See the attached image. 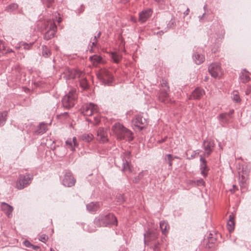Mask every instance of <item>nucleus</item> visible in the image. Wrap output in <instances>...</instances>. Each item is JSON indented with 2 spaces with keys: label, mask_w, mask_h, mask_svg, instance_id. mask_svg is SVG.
<instances>
[{
  "label": "nucleus",
  "mask_w": 251,
  "mask_h": 251,
  "mask_svg": "<svg viewBox=\"0 0 251 251\" xmlns=\"http://www.w3.org/2000/svg\"><path fill=\"white\" fill-rule=\"evenodd\" d=\"M190 183H195L196 184L198 185H204L205 182L202 179H200L199 180H198L197 181H190Z\"/></svg>",
  "instance_id": "obj_40"
},
{
  "label": "nucleus",
  "mask_w": 251,
  "mask_h": 251,
  "mask_svg": "<svg viewBox=\"0 0 251 251\" xmlns=\"http://www.w3.org/2000/svg\"><path fill=\"white\" fill-rule=\"evenodd\" d=\"M119 197L121 198V199L119 201L120 202H122L123 201V199L122 197L121 196H119Z\"/></svg>",
  "instance_id": "obj_59"
},
{
  "label": "nucleus",
  "mask_w": 251,
  "mask_h": 251,
  "mask_svg": "<svg viewBox=\"0 0 251 251\" xmlns=\"http://www.w3.org/2000/svg\"><path fill=\"white\" fill-rule=\"evenodd\" d=\"M23 243L24 245L27 248H31V246H32V244H31L28 240H25Z\"/></svg>",
  "instance_id": "obj_46"
},
{
  "label": "nucleus",
  "mask_w": 251,
  "mask_h": 251,
  "mask_svg": "<svg viewBox=\"0 0 251 251\" xmlns=\"http://www.w3.org/2000/svg\"><path fill=\"white\" fill-rule=\"evenodd\" d=\"M190 12V10L189 8H187L186 10L183 13V15L184 16H187L189 14V13Z\"/></svg>",
  "instance_id": "obj_52"
},
{
  "label": "nucleus",
  "mask_w": 251,
  "mask_h": 251,
  "mask_svg": "<svg viewBox=\"0 0 251 251\" xmlns=\"http://www.w3.org/2000/svg\"><path fill=\"white\" fill-rule=\"evenodd\" d=\"M96 124H98L100 122V119L98 117H95Z\"/></svg>",
  "instance_id": "obj_54"
},
{
  "label": "nucleus",
  "mask_w": 251,
  "mask_h": 251,
  "mask_svg": "<svg viewBox=\"0 0 251 251\" xmlns=\"http://www.w3.org/2000/svg\"><path fill=\"white\" fill-rule=\"evenodd\" d=\"M7 117V112L4 111L0 113V127L3 126L6 121Z\"/></svg>",
  "instance_id": "obj_30"
},
{
  "label": "nucleus",
  "mask_w": 251,
  "mask_h": 251,
  "mask_svg": "<svg viewBox=\"0 0 251 251\" xmlns=\"http://www.w3.org/2000/svg\"><path fill=\"white\" fill-rule=\"evenodd\" d=\"M0 207L1 210L6 215L8 218L12 217L13 208L11 205L6 202H2L1 203Z\"/></svg>",
  "instance_id": "obj_13"
},
{
  "label": "nucleus",
  "mask_w": 251,
  "mask_h": 251,
  "mask_svg": "<svg viewBox=\"0 0 251 251\" xmlns=\"http://www.w3.org/2000/svg\"><path fill=\"white\" fill-rule=\"evenodd\" d=\"M250 172V169H249L247 166H245L243 167L242 172H239V177H242V180L243 181L245 182H246L248 176L249 175Z\"/></svg>",
  "instance_id": "obj_22"
},
{
  "label": "nucleus",
  "mask_w": 251,
  "mask_h": 251,
  "mask_svg": "<svg viewBox=\"0 0 251 251\" xmlns=\"http://www.w3.org/2000/svg\"><path fill=\"white\" fill-rule=\"evenodd\" d=\"M193 58L195 63L198 65L202 63L205 59L204 56L203 55L198 53L194 54Z\"/></svg>",
  "instance_id": "obj_26"
},
{
  "label": "nucleus",
  "mask_w": 251,
  "mask_h": 251,
  "mask_svg": "<svg viewBox=\"0 0 251 251\" xmlns=\"http://www.w3.org/2000/svg\"><path fill=\"white\" fill-rule=\"evenodd\" d=\"M65 145L67 149H69L72 151H75V147L78 146L76 138L74 137L73 139H68L65 142Z\"/></svg>",
  "instance_id": "obj_18"
},
{
  "label": "nucleus",
  "mask_w": 251,
  "mask_h": 251,
  "mask_svg": "<svg viewBox=\"0 0 251 251\" xmlns=\"http://www.w3.org/2000/svg\"><path fill=\"white\" fill-rule=\"evenodd\" d=\"M7 51H8V52L12 51V50H8Z\"/></svg>",
  "instance_id": "obj_62"
},
{
  "label": "nucleus",
  "mask_w": 251,
  "mask_h": 251,
  "mask_svg": "<svg viewBox=\"0 0 251 251\" xmlns=\"http://www.w3.org/2000/svg\"><path fill=\"white\" fill-rule=\"evenodd\" d=\"M144 173H145V172L144 171H142V172H140L139 174V175L138 176V179L139 180L141 179L143 177Z\"/></svg>",
  "instance_id": "obj_48"
},
{
  "label": "nucleus",
  "mask_w": 251,
  "mask_h": 251,
  "mask_svg": "<svg viewBox=\"0 0 251 251\" xmlns=\"http://www.w3.org/2000/svg\"><path fill=\"white\" fill-rule=\"evenodd\" d=\"M6 49L4 45L3 42L0 40V52L3 53L5 52Z\"/></svg>",
  "instance_id": "obj_42"
},
{
  "label": "nucleus",
  "mask_w": 251,
  "mask_h": 251,
  "mask_svg": "<svg viewBox=\"0 0 251 251\" xmlns=\"http://www.w3.org/2000/svg\"><path fill=\"white\" fill-rule=\"evenodd\" d=\"M208 71L214 78H220L222 75L221 66L218 63H212L208 67Z\"/></svg>",
  "instance_id": "obj_8"
},
{
  "label": "nucleus",
  "mask_w": 251,
  "mask_h": 251,
  "mask_svg": "<svg viewBox=\"0 0 251 251\" xmlns=\"http://www.w3.org/2000/svg\"><path fill=\"white\" fill-rule=\"evenodd\" d=\"M18 5L16 3H11L5 7V10L8 12H12L17 9Z\"/></svg>",
  "instance_id": "obj_32"
},
{
  "label": "nucleus",
  "mask_w": 251,
  "mask_h": 251,
  "mask_svg": "<svg viewBox=\"0 0 251 251\" xmlns=\"http://www.w3.org/2000/svg\"><path fill=\"white\" fill-rule=\"evenodd\" d=\"M31 248L32 249L36 250V251H37L39 249V247L38 246H35V245H32V246H31Z\"/></svg>",
  "instance_id": "obj_51"
},
{
  "label": "nucleus",
  "mask_w": 251,
  "mask_h": 251,
  "mask_svg": "<svg viewBox=\"0 0 251 251\" xmlns=\"http://www.w3.org/2000/svg\"><path fill=\"white\" fill-rule=\"evenodd\" d=\"M58 16H59V13L57 12H55L52 15V18L47 21L45 24L47 32L44 36L45 40H49L54 37L57 29L55 22H57L58 23L61 22V18L58 17Z\"/></svg>",
  "instance_id": "obj_1"
},
{
  "label": "nucleus",
  "mask_w": 251,
  "mask_h": 251,
  "mask_svg": "<svg viewBox=\"0 0 251 251\" xmlns=\"http://www.w3.org/2000/svg\"><path fill=\"white\" fill-rule=\"evenodd\" d=\"M152 11L151 9L143 10L139 13V21L141 23L145 22L151 15Z\"/></svg>",
  "instance_id": "obj_16"
},
{
  "label": "nucleus",
  "mask_w": 251,
  "mask_h": 251,
  "mask_svg": "<svg viewBox=\"0 0 251 251\" xmlns=\"http://www.w3.org/2000/svg\"><path fill=\"white\" fill-rule=\"evenodd\" d=\"M239 79L240 81L243 83H246L248 82L250 80L249 73L246 70H243L240 73Z\"/></svg>",
  "instance_id": "obj_23"
},
{
  "label": "nucleus",
  "mask_w": 251,
  "mask_h": 251,
  "mask_svg": "<svg viewBox=\"0 0 251 251\" xmlns=\"http://www.w3.org/2000/svg\"><path fill=\"white\" fill-rule=\"evenodd\" d=\"M168 91H169L166 90V89H160L158 95L159 101L165 103H168L171 101L168 93Z\"/></svg>",
  "instance_id": "obj_15"
},
{
  "label": "nucleus",
  "mask_w": 251,
  "mask_h": 251,
  "mask_svg": "<svg viewBox=\"0 0 251 251\" xmlns=\"http://www.w3.org/2000/svg\"><path fill=\"white\" fill-rule=\"evenodd\" d=\"M97 77L105 85H110L113 81V76L106 69H101L97 74Z\"/></svg>",
  "instance_id": "obj_5"
},
{
  "label": "nucleus",
  "mask_w": 251,
  "mask_h": 251,
  "mask_svg": "<svg viewBox=\"0 0 251 251\" xmlns=\"http://www.w3.org/2000/svg\"><path fill=\"white\" fill-rule=\"evenodd\" d=\"M42 49L43 55L46 57L49 56L50 54V51L48 50L47 47L46 46H43Z\"/></svg>",
  "instance_id": "obj_38"
},
{
  "label": "nucleus",
  "mask_w": 251,
  "mask_h": 251,
  "mask_svg": "<svg viewBox=\"0 0 251 251\" xmlns=\"http://www.w3.org/2000/svg\"><path fill=\"white\" fill-rule=\"evenodd\" d=\"M66 74L67 78L74 79L76 77H80L83 75V72L76 69H69Z\"/></svg>",
  "instance_id": "obj_10"
},
{
  "label": "nucleus",
  "mask_w": 251,
  "mask_h": 251,
  "mask_svg": "<svg viewBox=\"0 0 251 251\" xmlns=\"http://www.w3.org/2000/svg\"><path fill=\"white\" fill-rule=\"evenodd\" d=\"M112 129L118 139L130 141L133 139L131 131L120 123L115 124L113 126Z\"/></svg>",
  "instance_id": "obj_3"
},
{
  "label": "nucleus",
  "mask_w": 251,
  "mask_h": 251,
  "mask_svg": "<svg viewBox=\"0 0 251 251\" xmlns=\"http://www.w3.org/2000/svg\"><path fill=\"white\" fill-rule=\"evenodd\" d=\"M132 124L134 126L142 129L146 125L147 121L142 116L138 115L132 120Z\"/></svg>",
  "instance_id": "obj_11"
},
{
  "label": "nucleus",
  "mask_w": 251,
  "mask_h": 251,
  "mask_svg": "<svg viewBox=\"0 0 251 251\" xmlns=\"http://www.w3.org/2000/svg\"><path fill=\"white\" fill-rule=\"evenodd\" d=\"M32 179V176L29 174L20 175L16 183V187L20 190L27 187Z\"/></svg>",
  "instance_id": "obj_6"
},
{
  "label": "nucleus",
  "mask_w": 251,
  "mask_h": 251,
  "mask_svg": "<svg viewBox=\"0 0 251 251\" xmlns=\"http://www.w3.org/2000/svg\"><path fill=\"white\" fill-rule=\"evenodd\" d=\"M234 110H233V109H231V110H230L229 111V112H228V113H227V116H228V117H229V118H231V115L234 113Z\"/></svg>",
  "instance_id": "obj_49"
},
{
  "label": "nucleus",
  "mask_w": 251,
  "mask_h": 251,
  "mask_svg": "<svg viewBox=\"0 0 251 251\" xmlns=\"http://www.w3.org/2000/svg\"><path fill=\"white\" fill-rule=\"evenodd\" d=\"M95 230L94 229H91L89 230L90 232H92V231H94Z\"/></svg>",
  "instance_id": "obj_61"
},
{
  "label": "nucleus",
  "mask_w": 251,
  "mask_h": 251,
  "mask_svg": "<svg viewBox=\"0 0 251 251\" xmlns=\"http://www.w3.org/2000/svg\"><path fill=\"white\" fill-rule=\"evenodd\" d=\"M54 0H44L43 3H45L48 8H49L51 6V3Z\"/></svg>",
  "instance_id": "obj_44"
},
{
  "label": "nucleus",
  "mask_w": 251,
  "mask_h": 251,
  "mask_svg": "<svg viewBox=\"0 0 251 251\" xmlns=\"http://www.w3.org/2000/svg\"><path fill=\"white\" fill-rule=\"evenodd\" d=\"M123 170L124 171L131 172V169L130 167L129 164L127 161H124L123 163Z\"/></svg>",
  "instance_id": "obj_37"
},
{
  "label": "nucleus",
  "mask_w": 251,
  "mask_h": 251,
  "mask_svg": "<svg viewBox=\"0 0 251 251\" xmlns=\"http://www.w3.org/2000/svg\"><path fill=\"white\" fill-rule=\"evenodd\" d=\"M251 93V86H248L245 91V94L246 95H249Z\"/></svg>",
  "instance_id": "obj_47"
},
{
  "label": "nucleus",
  "mask_w": 251,
  "mask_h": 251,
  "mask_svg": "<svg viewBox=\"0 0 251 251\" xmlns=\"http://www.w3.org/2000/svg\"><path fill=\"white\" fill-rule=\"evenodd\" d=\"M204 15H205V13H203L202 14V15L199 16L200 21H201L204 18Z\"/></svg>",
  "instance_id": "obj_53"
},
{
  "label": "nucleus",
  "mask_w": 251,
  "mask_h": 251,
  "mask_svg": "<svg viewBox=\"0 0 251 251\" xmlns=\"http://www.w3.org/2000/svg\"><path fill=\"white\" fill-rule=\"evenodd\" d=\"M80 84L82 86V87H83L84 88H86V81L85 80H83L82 82L80 83Z\"/></svg>",
  "instance_id": "obj_50"
},
{
  "label": "nucleus",
  "mask_w": 251,
  "mask_h": 251,
  "mask_svg": "<svg viewBox=\"0 0 251 251\" xmlns=\"http://www.w3.org/2000/svg\"><path fill=\"white\" fill-rule=\"evenodd\" d=\"M154 251H159L160 250V244L159 242H157L155 243L153 246H151L150 247Z\"/></svg>",
  "instance_id": "obj_41"
},
{
  "label": "nucleus",
  "mask_w": 251,
  "mask_h": 251,
  "mask_svg": "<svg viewBox=\"0 0 251 251\" xmlns=\"http://www.w3.org/2000/svg\"><path fill=\"white\" fill-rule=\"evenodd\" d=\"M111 57L113 61L115 63H118L121 59V56L117 52H112Z\"/></svg>",
  "instance_id": "obj_36"
},
{
  "label": "nucleus",
  "mask_w": 251,
  "mask_h": 251,
  "mask_svg": "<svg viewBox=\"0 0 251 251\" xmlns=\"http://www.w3.org/2000/svg\"><path fill=\"white\" fill-rule=\"evenodd\" d=\"M161 87H165L164 89H166V90L169 91V87L168 86V82L166 80L163 79L161 82L160 84Z\"/></svg>",
  "instance_id": "obj_39"
},
{
  "label": "nucleus",
  "mask_w": 251,
  "mask_h": 251,
  "mask_svg": "<svg viewBox=\"0 0 251 251\" xmlns=\"http://www.w3.org/2000/svg\"><path fill=\"white\" fill-rule=\"evenodd\" d=\"M34 44V42L30 43L29 44H27L25 42H21L19 46L16 47L17 49H19L20 48H23V49L25 50H29L31 49L32 46Z\"/></svg>",
  "instance_id": "obj_28"
},
{
  "label": "nucleus",
  "mask_w": 251,
  "mask_h": 251,
  "mask_svg": "<svg viewBox=\"0 0 251 251\" xmlns=\"http://www.w3.org/2000/svg\"><path fill=\"white\" fill-rule=\"evenodd\" d=\"M77 94L76 90L72 89L65 95L62 100V102L64 107L70 108L75 105L77 101Z\"/></svg>",
  "instance_id": "obj_4"
},
{
  "label": "nucleus",
  "mask_w": 251,
  "mask_h": 251,
  "mask_svg": "<svg viewBox=\"0 0 251 251\" xmlns=\"http://www.w3.org/2000/svg\"><path fill=\"white\" fill-rule=\"evenodd\" d=\"M155 1L160 4H162L164 3L165 0H155Z\"/></svg>",
  "instance_id": "obj_55"
},
{
  "label": "nucleus",
  "mask_w": 251,
  "mask_h": 251,
  "mask_svg": "<svg viewBox=\"0 0 251 251\" xmlns=\"http://www.w3.org/2000/svg\"><path fill=\"white\" fill-rule=\"evenodd\" d=\"M81 8V10L79 11L78 13H81V12H82L84 11V6H83V5H81V8Z\"/></svg>",
  "instance_id": "obj_56"
},
{
  "label": "nucleus",
  "mask_w": 251,
  "mask_h": 251,
  "mask_svg": "<svg viewBox=\"0 0 251 251\" xmlns=\"http://www.w3.org/2000/svg\"><path fill=\"white\" fill-rule=\"evenodd\" d=\"M229 119L227 113H221L218 116V119L223 126L227 124L229 122Z\"/></svg>",
  "instance_id": "obj_24"
},
{
  "label": "nucleus",
  "mask_w": 251,
  "mask_h": 251,
  "mask_svg": "<svg viewBox=\"0 0 251 251\" xmlns=\"http://www.w3.org/2000/svg\"><path fill=\"white\" fill-rule=\"evenodd\" d=\"M200 170L201 174L204 177H206L207 175V172L209 170L206 164V161L204 159H203V157L201 156L200 158Z\"/></svg>",
  "instance_id": "obj_19"
},
{
  "label": "nucleus",
  "mask_w": 251,
  "mask_h": 251,
  "mask_svg": "<svg viewBox=\"0 0 251 251\" xmlns=\"http://www.w3.org/2000/svg\"><path fill=\"white\" fill-rule=\"evenodd\" d=\"M174 158H177V157L175 156Z\"/></svg>",
  "instance_id": "obj_64"
},
{
  "label": "nucleus",
  "mask_w": 251,
  "mask_h": 251,
  "mask_svg": "<svg viewBox=\"0 0 251 251\" xmlns=\"http://www.w3.org/2000/svg\"><path fill=\"white\" fill-rule=\"evenodd\" d=\"M145 243L147 244L149 241L154 240L158 238V234L155 231H149L144 234Z\"/></svg>",
  "instance_id": "obj_21"
},
{
  "label": "nucleus",
  "mask_w": 251,
  "mask_h": 251,
  "mask_svg": "<svg viewBox=\"0 0 251 251\" xmlns=\"http://www.w3.org/2000/svg\"><path fill=\"white\" fill-rule=\"evenodd\" d=\"M67 114V112H64L63 114H60L59 115V116H58V117H60L62 115H66Z\"/></svg>",
  "instance_id": "obj_58"
},
{
  "label": "nucleus",
  "mask_w": 251,
  "mask_h": 251,
  "mask_svg": "<svg viewBox=\"0 0 251 251\" xmlns=\"http://www.w3.org/2000/svg\"><path fill=\"white\" fill-rule=\"evenodd\" d=\"M160 228L162 230L163 234H166L168 233L169 229V225L164 221L160 222Z\"/></svg>",
  "instance_id": "obj_27"
},
{
  "label": "nucleus",
  "mask_w": 251,
  "mask_h": 251,
  "mask_svg": "<svg viewBox=\"0 0 251 251\" xmlns=\"http://www.w3.org/2000/svg\"><path fill=\"white\" fill-rule=\"evenodd\" d=\"M174 159V157L171 154H166L164 158V161L169 164L170 168L172 167Z\"/></svg>",
  "instance_id": "obj_31"
},
{
  "label": "nucleus",
  "mask_w": 251,
  "mask_h": 251,
  "mask_svg": "<svg viewBox=\"0 0 251 251\" xmlns=\"http://www.w3.org/2000/svg\"><path fill=\"white\" fill-rule=\"evenodd\" d=\"M81 138L83 141L90 142L93 139L94 136L91 133H84L82 135Z\"/></svg>",
  "instance_id": "obj_29"
},
{
  "label": "nucleus",
  "mask_w": 251,
  "mask_h": 251,
  "mask_svg": "<svg viewBox=\"0 0 251 251\" xmlns=\"http://www.w3.org/2000/svg\"><path fill=\"white\" fill-rule=\"evenodd\" d=\"M101 205L99 202H91L86 205V209L89 212L95 214L100 209Z\"/></svg>",
  "instance_id": "obj_14"
},
{
  "label": "nucleus",
  "mask_w": 251,
  "mask_h": 251,
  "mask_svg": "<svg viewBox=\"0 0 251 251\" xmlns=\"http://www.w3.org/2000/svg\"><path fill=\"white\" fill-rule=\"evenodd\" d=\"M227 226L228 227V230L231 232L232 231L234 228L235 226V221H234V216L233 214L232 213L229 216V220L227 223Z\"/></svg>",
  "instance_id": "obj_25"
},
{
  "label": "nucleus",
  "mask_w": 251,
  "mask_h": 251,
  "mask_svg": "<svg viewBox=\"0 0 251 251\" xmlns=\"http://www.w3.org/2000/svg\"><path fill=\"white\" fill-rule=\"evenodd\" d=\"M202 145L205 151V155L209 156L211 154L214 146L213 141L212 140H204Z\"/></svg>",
  "instance_id": "obj_12"
},
{
  "label": "nucleus",
  "mask_w": 251,
  "mask_h": 251,
  "mask_svg": "<svg viewBox=\"0 0 251 251\" xmlns=\"http://www.w3.org/2000/svg\"><path fill=\"white\" fill-rule=\"evenodd\" d=\"M174 21H171L169 24H170V23H171L172 25H173L174 24Z\"/></svg>",
  "instance_id": "obj_60"
},
{
  "label": "nucleus",
  "mask_w": 251,
  "mask_h": 251,
  "mask_svg": "<svg viewBox=\"0 0 251 251\" xmlns=\"http://www.w3.org/2000/svg\"><path fill=\"white\" fill-rule=\"evenodd\" d=\"M97 140L102 143H104L108 140L107 132L103 128L100 127L98 129Z\"/></svg>",
  "instance_id": "obj_17"
},
{
  "label": "nucleus",
  "mask_w": 251,
  "mask_h": 251,
  "mask_svg": "<svg viewBox=\"0 0 251 251\" xmlns=\"http://www.w3.org/2000/svg\"><path fill=\"white\" fill-rule=\"evenodd\" d=\"M90 60L94 64L95 63H99L101 62L102 58L98 55H94L89 58Z\"/></svg>",
  "instance_id": "obj_34"
},
{
  "label": "nucleus",
  "mask_w": 251,
  "mask_h": 251,
  "mask_svg": "<svg viewBox=\"0 0 251 251\" xmlns=\"http://www.w3.org/2000/svg\"><path fill=\"white\" fill-rule=\"evenodd\" d=\"M231 98L232 100L236 102H239L241 100L239 97V93L236 91L233 92Z\"/></svg>",
  "instance_id": "obj_35"
},
{
  "label": "nucleus",
  "mask_w": 251,
  "mask_h": 251,
  "mask_svg": "<svg viewBox=\"0 0 251 251\" xmlns=\"http://www.w3.org/2000/svg\"><path fill=\"white\" fill-rule=\"evenodd\" d=\"M203 8L205 9L206 8V5H205Z\"/></svg>",
  "instance_id": "obj_63"
},
{
  "label": "nucleus",
  "mask_w": 251,
  "mask_h": 251,
  "mask_svg": "<svg viewBox=\"0 0 251 251\" xmlns=\"http://www.w3.org/2000/svg\"><path fill=\"white\" fill-rule=\"evenodd\" d=\"M75 180L70 172H66L64 177L62 180L63 184L67 187H72L75 185Z\"/></svg>",
  "instance_id": "obj_9"
},
{
  "label": "nucleus",
  "mask_w": 251,
  "mask_h": 251,
  "mask_svg": "<svg viewBox=\"0 0 251 251\" xmlns=\"http://www.w3.org/2000/svg\"><path fill=\"white\" fill-rule=\"evenodd\" d=\"M117 218L112 213L100 214L94 221V224L99 227L107 226L112 225L117 226Z\"/></svg>",
  "instance_id": "obj_2"
},
{
  "label": "nucleus",
  "mask_w": 251,
  "mask_h": 251,
  "mask_svg": "<svg viewBox=\"0 0 251 251\" xmlns=\"http://www.w3.org/2000/svg\"><path fill=\"white\" fill-rule=\"evenodd\" d=\"M47 131V126L45 124H40L36 133L39 134H42Z\"/></svg>",
  "instance_id": "obj_33"
},
{
  "label": "nucleus",
  "mask_w": 251,
  "mask_h": 251,
  "mask_svg": "<svg viewBox=\"0 0 251 251\" xmlns=\"http://www.w3.org/2000/svg\"><path fill=\"white\" fill-rule=\"evenodd\" d=\"M165 140H166V138H165L162 139H161V140H159V141H158V142H159V143H163V142H164L165 141Z\"/></svg>",
  "instance_id": "obj_57"
},
{
  "label": "nucleus",
  "mask_w": 251,
  "mask_h": 251,
  "mask_svg": "<svg viewBox=\"0 0 251 251\" xmlns=\"http://www.w3.org/2000/svg\"><path fill=\"white\" fill-rule=\"evenodd\" d=\"M204 91L203 89L197 88L193 91V93L190 96L191 99H200L204 94Z\"/></svg>",
  "instance_id": "obj_20"
},
{
  "label": "nucleus",
  "mask_w": 251,
  "mask_h": 251,
  "mask_svg": "<svg viewBox=\"0 0 251 251\" xmlns=\"http://www.w3.org/2000/svg\"><path fill=\"white\" fill-rule=\"evenodd\" d=\"M81 111L83 115L90 116L98 112L99 107L93 103H86L82 106Z\"/></svg>",
  "instance_id": "obj_7"
},
{
  "label": "nucleus",
  "mask_w": 251,
  "mask_h": 251,
  "mask_svg": "<svg viewBox=\"0 0 251 251\" xmlns=\"http://www.w3.org/2000/svg\"><path fill=\"white\" fill-rule=\"evenodd\" d=\"M48 236L46 234L42 235L39 238V240L44 243H45L48 240Z\"/></svg>",
  "instance_id": "obj_43"
},
{
  "label": "nucleus",
  "mask_w": 251,
  "mask_h": 251,
  "mask_svg": "<svg viewBox=\"0 0 251 251\" xmlns=\"http://www.w3.org/2000/svg\"><path fill=\"white\" fill-rule=\"evenodd\" d=\"M100 34H101L100 32H99L98 33L97 35H96L94 36V40H95V41L93 42V43H92V45L93 46H95L96 45L97 39L100 38Z\"/></svg>",
  "instance_id": "obj_45"
}]
</instances>
